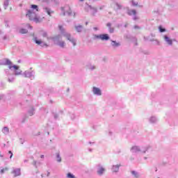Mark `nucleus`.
Listing matches in <instances>:
<instances>
[{
  "label": "nucleus",
  "mask_w": 178,
  "mask_h": 178,
  "mask_svg": "<svg viewBox=\"0 0 178 178\" xmlns=\"http://www.w3.org/2000/svg\"><path fill=\"white\" fill-rule=\"evenodd\" d=\"M37 12H38V6L33 4L31 6V9L27 10L26 17H28L31 22H33L34 23H41L44 17L41 18L38 16Z\"/></svg>",
  "instance_id": "obj_1"
},
{
  "label": "nucleus",
  "mask_w": 178,
  "mask_h": 178,
  "mask_svg": "<svg viewBox=\"0 0 178 178\" xmlns=\"http://www.w3.org/2000/svg\"><path fill=\"white\" fill-rule=\"evenodd\" d=\"M1 65H8L10 70H13V72H15V76L22 74V70H19V66L13 65L12 62L8 58L3 59Z\"/></svg>",
  "instance_id": "obj_2"
},
{
  "label": "nucleus",
  "mask_w": 178,
  "mask_h": 178,
  "mask_svg": "<svg viewBox=\"0 0 178 178\" xmlns=\"http://www.w3.org/2000/svg\"><path fill=\"white\" fill-rule=\"evenodd\" d=\"M58 29L60 31H61V34L63 37H65V38L70 42H72V45L74 47H76L77 40L72 37V35L65 31V29H63V26H58Z\"/></svg>",
  "instance_id": "obj_3"
},
{
  "label": "nucleus",
  "mask_w": 178,
  "mask_h": 178,
  "mask_svg": "<svg viewBox=\"0 0 178 178\" xmlns=\"http://www.w3.org/2000/svg\"><path fill=\"white\" fill-rule=\"evenodd\" d=\"M51 40L54 41V42H55V44H56V45L60 47V48H63L66 46V42L62 40V35H58L51 38Z\"/></svg>",
  "instance_id": "obj_4"
},
{
  "label": "nucleus",
  "mask_w": 178,
  "mask_h": 178,
  "mask_svg": "<svg viewBox=\"0 0 178 178\" xmlns=\"http://www.w3.org/2000/svg\"><path fill=\"white\" fill-rule=\"evenodd\" d=\"M149 147H142L141 149L139 148L138 146H134L131 147V152L137 154L138 152H142V154H145L147 151H148Z\"/></svg>",
  "instance_id": "obj_5"
},
{
  "label": "nucleus",
  "mask_w": 178,
  "mask_h": 178,
  "mask_svg": "<svg viewBox=\"0 0 178 178\" xmlns=\"http://www.w3.org/2000/svg\"><path fill=\"white\" fill-rule=\"evenodd\" d=\"M96 38H99V40H102V41H108L109 40V35L108 34H101V35H95Z\"/></svg>",
  "instance_id": "obj_6"
},
{
  "label": "nucleus",
  "mask_w": 178,
  "mask_h": 178,
  "mask_svg": "<svg viewBox=\"0 0 178 178\" xmlns=\"http://www.w3.org/2000/svg\"><path fill=\"white\" fill-rule=\"evenodd\" d=\"M127 14L129 16H134V20H138V17H137L136 15H137V11L136 10H129L127 12Z\"/></svg>",
  "instance_id": "obj_7"
},
{
  "label": "nucleus",
  "mask_w": 178,
  "mask_h": 178,
  "mask_svg": "<svg viewBox=\"0 0 178 178\" xmlns=\"http://www.w3.org/2000/svg\"><path fill=\"white\" fill-rule=\"evenodd\" d=\"M24 77H28L29 79H31V80H33L34 79V72H30V71H25L24 73Z\"/></svg>",
  "instance_id": "obj_8"
},
{
  "label": "nucleus",
  "mask_w": 178,
  "mask_h": 178,
  "mask_svg": "<svg viewBox=\"0 0 178 178\" xmlns=\"http://www.w3.org/2000/svg\"><path fill=\"white\" fill-rule=\"evenodd\" d=\"M34 41L35 44H38V45H40V47H48V44H47V43L37 39V38H34Z\"/></svg>",
  "instance_id": "obj_9"
},
{
  "label": "nucleus",
  "mask_w": 178,
  "mask_h": 178,
  "mask_svg": "<svg viewBox=\"0 0 178 178\" xmlns=\"http://www.w3.org/2000/svg\"><path fill=\"white\" fill-rule=\"evenodd\" d=\"M104 172H105V168H104V167L101 166V165L99 164L97 165V174L99 176H102Z\"/></svg>",
  "instance_id": "obj_10"
},
{
  "label": "nucleus",
  "mask_w": 178,
  "mask_h": 178,
  "mask_svg": "<svg viewBox=\"0 0 178 178\" xmlns=\"http://www.w3.org/2000/svg\"><path fill=\"white\" fill-rule=\"evenodd\" d=\"M92 92L95 94V95H102V92L99 88L93 87Z\"/></svg>",
  "instance_id": "obj_11"
},
{
  "label": "nucleus",
  "mask_w": 178,
  "mask_h": 178,
  "mask_svg": "<svg viewBox=\"0 0 178 178\" xmlns=\"http://www.w3.org/2000/svg\"><path fill=\"white\" fill-rule=\"evenodd\" d=\"M12 173L13 175H14L15 177H17V176H20L22 175V172H20V168H13Z\"/></svg>",
  "instance_id": "obj_12"
},
{
  "label": "nucleus",
  "mask_w": 178,
  "mask_h": 178,
  "mask_svg": "<svg viewBox=\"0 0 178 178\" xmlns=\"http://www.w3.org/2000/svg\"><path fill=\"white\" fill-rule=\"evenodd\" d=\"M164 38V41L166 42V44H168V45H173V40H172V39H170V38H169L168 35H165L163 36Z\"/></svg>",
  "instance_id": "obj_13"
},
{
  "label": "nucleus",
  "mask_w": 178,
  "mask_h": 178,
  "mask_svg": "<svg viewBox=\"0 0 178 178\" xmlns=\"http://www.w3.org/2000/svg\"><path fill=\"white\" fill-rule=\"evenodd\" d=\"M43 10H44V12L47 13V15H49V16H51L52 13H54V11H52V10H51V8H49L48 7H44Z\"/></svg>",
  "instance_id": "obj_14"
},
{
  "label": "nucleus",
  "mask_w": 178,
  "mask_h": 178,
  "mask_svg": "<svg viewBox=\"0 0 178 178\" xmlns=\"http://www.w3.org/2000/svg\"><path fill=\"white\" fill-rule=\"evenodd\" d=\"M111 45L113 47V48H118V47H120V43L115 40H111Z\"/></svg>",
  "instance_id": "obj_15"
},
{
  "label": "nucleus",
  "mask_w": 178,
  "mask_h": 178,
  "mask_svg": "<svg viewBox=\"0 0 178 178\" xmlns=\"http://www.w3.org/2000/svg\"><path fill=\"white\" fill-rule=\"evenodd\" d=\"M66 8H67L68 9H70V7L67 6L65 8H62V10L63 12H64V15L68 14L69 15H72V11L70 10H69V11L65 12V10H66Z\"/></svg>",
  "instance_id": "obj_16"
},
{
  "label": "nucleus",
  "mask_w": 178,
  "mask_h": 178,
  "mask_svg": "<svg viewBox=\"0 0 178 178\" xmlns=\"http://www.w3.org/2000/svg\"><path fill=\"white\" fill-rule=\"evenodd\" d=\"M89 8H90V12L91 14L95 15V13H97V8H92L90 6H89Z\"/></svg>",
  "instance_id": "obj_17"
},
{
  "label": "nucleus",
  "mask_w": 178,
  "mask_h": 178,
  "mask_svg": "<svg viewBox=\"0 0 178 178\" xmlns=\"http://www.w3.org/2000/svg\"><path fill=\"white\" fill-rule=\"evenodd\" d=\"M120 165H113V168H112V171H113V172H119V168H120Z\"/></svg>",
  "instance_id": "obj_18"
},
{
  "label": "nucleus",
  "mask_w": 178,
  "mask_h": 178,
  "mask_svg": "<svg viewBox=\"0 0 178 178\" xmlns=\"http://www.w3.org/2000/svg\"><path fill=\"white\" fill-rule=\"evenodd\" d=\"M75 29L76 30V31L78 33H81L82 30H83V26L79 25V26H75Z\"/></svg>",
  "instance_id": "obj_19"
},
{
  "label": "nucleus",
  "mask_w": 178,
  "mask_h": 178,
  "mask_svg": "<svg viewBox=\"0 0 178 178\" xmlns=\"http://www.w3.org/2000/svg\"><path fill=\"white\" fill-rule=\"evenodd\" d=\"M3 134H9V128L4 127L2 129Z\"/></svg>",
  "instance_id": "obj_20"
},
{
  "label": "nucleus",
  "mask_w": 178,
  "mask_h": 178,
  "mask_svg": "<svg viewBox=\"0 0 178 178\" xmlns=\"http://www.w3.org/2000/svg\"><path fill=\"white\" fill-rule=\"evenodd\" d=\"M8 6H9V0H4L3 1L4 9H8Z\"/></svg>",
  "instance_id": "obj_21"
},
{
  "label": "nucleus",
  "mask_w": 178,
  "mask_h": 178,
  "mask_svg": "<svg viewBox=\"0 0 178 178\" xmlns=\"http://www.w3.org/2000/svg\"><path fill=\"white\" fill-rule=\"evenodd\" d=\"M131 175L133 176H134V177H136V178L140 177V174H138V172H137L136 171H131Z\"/></svg>",
  "instance_id": "obj_22"
},
{
  "label": "nucleus",
  "mask_w": 178,
  "mask_h": 178,
  "mask_svg": "<svg viewBox=\"0 0 178 178\" xmlns=\"http://www.w3.org/2000/svg\"><path fill=\"white\" fill-rule=\"evenodd\" d=\"M28 31H27V29H19V33H21V34H26V33H28Z\"/></svg>",
  "instance_id": "obj_23"
},
{
  "label": "nucleus",
  "mask_w": 178,
  "mask_h": 178,
  "mask_svg": "<svg viewBox=\"0 0 178 178\" xmlns=\"http://www.w3.org/2000/svg\"><path fill=\"white\" fill-rule=\"evenodd\" d=\"M56 159H57V162H62V158L60 157V155L59 154V153L56 154Z\"/></svg>",
  "instance_id": "obj_24"
},
{
  "label": "nucleus",
  "mask_w": 178,
  "mask_h": 178,
  "mask_svg": "<svg viewBox=\"0 0 178 178\" xmlns=\"http://www.w3.org/2000/svg\"><path fill=\"white\" fill-rule=\"evenodd\" d=\"M149 122H150V123H155V122H156V118H155V117H152V118L149 119Z\"/></svg>",
  "instance_id": "obj_25"
},
{
  "label": "nucleus",
  "mask_w": 178,
  "mask_h": 178,
  "mask_svg": "<svg viewBox=\"0 0 178 178\" xmlns=\"http://www.w3.org/2000/svg\"><path fill=\"white\" fill-rule=\"evenodd\" d=\"M131 3L132 6H138V2H136L134 0H131Z\"/></svg>",
  "instance_id": "obj_26"
},
{
  "label": "nucleus",
  "mask_w": 178,
  "mask_h": 178,
  "mask_svg": "<svg viewBox=\"0 0 178 178\" xmlns=\"http://www.w3.org/2000/svg\"><path fill=\"white\" fill-rule=\"evenodd\" d=\"M159 29L160 33H165V31H166V29L162 28V26H159Z\"/></svg>",
  "instance_id": "obj_27"
},
{
  "label": "nucleus",
  "mask_w": 178,
  "mask_h": 178,
  "mask_svg": "<svg viewBox=\"0 0 178 178\" xmlns=\"http://www.w3.org/2000/svg\"><path fill=\"white\" fill-rule=\"evenodd\" d=\"M30 116H33L34 115V108H31V110L29 112Z\"/></svg>",
  "instance_id": "obj_28"
},
{
  "label": "nucleus",
  "mask_w": 178,
  "mask_h": 178,
  "mask_svg": "<svg viewBox=\"0 0 178 178\" xmlns=\"http://www.w3.org/2000/svg\"><path fill=\"white\" fill-rule=\"evenodd\" d=\"M42 36L44 37V38H47V40H49V38L47 37V35L46 32H42Z\"/></svg>",
  "instance_id": "obj_29"
},
{
  "label": "nucleus",
  "mask_w": 178,
  "mask_h": 178,
  "mask_svg": "<svg viewBox=\"0 0 178 178\" xmlns=\"http://www.w3.org/2000/svg\"><path fill=\"white\" fill-rule=\"evenodd\" d=\"M116 6L118 8V9H122V5L119 4V3H116Z\"/></svg>",
  "instance_id": "obj_30"
},
{
  "label": "nucleus",
  "mask_w": 178,
  "mask_h": 178,
  "mask_svg": "<svg viewBox=\"0 0 178 178\" xmlns=\"http://www.w3.org/2000/svg\"><path fill=\"white\" fill-rule=\"evenodd\" d=\"M89 69H90V70H94L95 69V65H90Z\"/></svg>",
  "instance_id": "obj_31"
},
{
  "label": "nucleus",
  "mask_w": 178,
  "mask_h": 178,
  "mask_svg": "<svg viewBox=\"0 0 178 178\" xmlns=\"http://www.w3.org/2000/svg\"><path fill=\"white\" fill-rule=\"evenodd\" d=\"M8 154H10V159H12V156H13V153H12V151H9Z\"/></svg>",
  "instance_id": "obj_32"
},
{
  "label": "nucleus",
  "mask_w": 178,
  "mask_h": 178,
  "mask_svg": "<svg viewBox=\"0 0 178 178\" xmlns=\"http://www.w3.org/2000/svg\"><path fill=\"white\" fill-rule=\"evenodd\" d=\"M25 27L26 29H31V26H30L29 24H26Z\"/></svg>",
  "instance_id": "obj_33"
},
{
  "label": "nucleus",
  "mask_w": 178,
  "mask_h": 178,
  "mask_svg": "<svg viewBox=\"0 0 178 178\" xmlns=\"http://www.w3.org/2000/svg\"><path fill=\"white\" fill-rule=\"evenodd\" d=\"M114 30L113 28H109V33H113Z\"/></svg>",
  "instance_id": "obj_34"
},
{
  "label": "nucleus",
  "mask_w": 178,
  "mask_h": 178,
  "mask_svg": "<svg viewBox=\"0 0 178 178\" xmlns=\"http://www.w3.org/2000/svg\"><path fill=\"white\" fill-rule=\"evenodd\" d=\"M13 80H15V79H10V78H8V81L10 83H12L13 81Z\"/></svg>",
  "instance_id": "obj_35"
},
{
  "label": "nucleus",
  "mask_w": 178,
  "mask_h": 178,
  "mask_svg": "<svg viewBox=\"0 0 178 178\" xmlns=\"http://www.w3.org/2000/svg\"><path fill=\"white\" fill-rule=\"evenodd\" d=\"M33 165L35 167H37V161H34L33 163Z\"/></svg>",
  "instance_id": "obj_36"
},
{
  "label": "nucleus",
  "mask_w": 178,
  "mask_h": 178,
  "mask_svg": "<svg viewBox=\"0 0 178 178\" xmlns=\"http://www.w3.org/2000/svg\"><path fill=\"white\" fill-rule=\"evenodd\" d=\"M4 170H8V168L1 170V173H3Z\"/></svg>",
  "instance_id": "obj_37"
},
{
  "label": "nucleus",
  "mask_w": 178,
  "mask_h": 178,
  "mask_svg": "<svg viewBox=\"0 0 178 178\" xmlns=\"http://www.w3.org/2000/svg\"><path fill=\"white\" fill-rule=\"evenodd\" d=\"M111 23H108V24H107V27H108V29L111 28Z\"/></svg>",
  "instance_id": "obj_38"
},
{
  "label": "nucleus",
  "mask_w": 178,
  "mask_h": 178,
  "mask_svg": "<svg viewBox=\"0 0 178 178\" xmlns=\"http://www.w3.org/2000/svg\"><path fill=\"white\" fill-rule=\"evenodd\" d=\"M20 143L21 144H23V143H24V140H23V139H20Z\"/></svg>",
  "instance_id": "obj_39"
},
{
  "label": "nucleus",
  "mask_w": 178,
  "mask_h": 178,
  "mask_svg": "<svg viewBox=\"0 0 178 178\" xmlns=\"http://www.w3.org/2000/svg\"><path fill=\"white\" fill-rule=\"evenodd\" d=\"M2 98H3V95H0V99H2Z\"/></svg>",
  "instance_id": "obj_40"
},
{
  "label": "nucleus",
  "mask_w": 178,
  "mask_h": 178,
  "mask_svg": "<svg viewBox=\"0 0 178 178\" xmlns=\"http://www.w3.org/2000/svg\"><path fill=\"white\" fill-rule=\"evenodd\" d=\"M40 158L44 159V154H42V155L40 156Z\"/></svg>",
  "instance_id": "obj_41"
},
{
  "label": "nucleus",
  "mask_w": 178,
  "mask_h": 178,
  "mask_svg": "<svg viewBox=\"0 0 178 178\" xmlns=\"http://www.w3.org/2000/svg\"><path fill=\"white\" fill-rule=\"evenodd\" d=\"M134 29H139V27L138 26H135Z\"/></svg>",
  "instance_id": "obj_42"
},
{
  "label": "nucleus",
  "mask_w": 178,
  "mask_h": 178,
  "mask_svg": "<svg viewBox=\"0 0 178 178\" xmlns=\"http://www.w3.org/2000/svg\"><path fill=\"white\" fill-rule=\"evenodd\" d=\"M55 119H56V118H58V115H54Z\"/></svg>",
  "instance_id": "obj_43"
},
{
  "label": "nucleus",
  "mask_w": 178,
  "mask_h": 178,
  "mask_svg": "<svg viewBox=\"0 0 178 178\" xmlns=\"http://www.w3.org/2000/svg\"><path fill=\"white\" fill-rule=\"evenodd\" d=\"M49 176V172H47V177Z\"/></svg>",
  "instance_id": "obj_44"
},
{
  "label": "nucleus",
  "mask_w": 178,
  "mask_h": 178,
  "mask_svg": "<svg viewBox=\"0 0 178 178\" xmlns=\"http://www.w3.org/2000/svg\"><path fill=\"white\" fill-rule=\"evenodd\" d=\"M94 30H98V29L97 28H94Z\"/></svg>",
  "instance_id": "obj_45"
},
{
  "label": "nucleus",
  "mask_w": 178,
  "mask_h": 178,
  "mask_svg": "<svg viewBox=\"0 0 178 178\" xmlns=\"http://www.w3.org/2000/svg\"><path fill=\"white\" fill-rule=\"evenodd\" d=\"M81 2H83V1H84V0H79Z\"/></svg>",
  "instance_id": "obj_46"
},
{
  "label": "nucleus",
  "mask_w": 178,
  "mask_h": 178,
  "mask_svg": "<svg viewBox=\"0 0 178 178\" xmlns=\"http://www.w3.org/2000/svg\"><path fill=\"white\" fill-rule=\"evenodd\" d=\"M0 156L2 158V157H3V155H1V154H0Z\"/></svg>",
  "instance_id": "obj_47"
},
{
  "label": "nucleus",
  "mask_w": 178,
  "mask_h": 178,
  "mask_svg": "<svg viewBox=\"0 0 178 178\" xmlns=\"http://www.w3.org/2000/svg\"><path fill=\"white\" fill-rule=\"evenodd\" d=\"M0 34H2V31H0Z\"/></svg>",
  "instance_id": "obj_48"
},
{
  "label": "nucleus",
  "mask_w": 178,
  "mask_h": 178,
  "mask_svg": "<svg viewBox=\"0 0 178 178\" xmlns=\"http://www.w3.org/2000/svg\"><path fill=\"white\" fill-rule=\"evenodd\" d=\"M42 177H44V175H42Z\"/></svg>",
  "instance_id": "obj_49"
},
{
  "label": "nucleus",
  "mask_w": 178,
  "mask_h": 178,
  "mask_svg": "<svg viewBox=\"0 0 178 178\" xmlns=\"http://www.w3.org/2000/svg\"><path fill=\"white\" fill-rule=\"evenodd\" d=\"M86 24H88V22H86Z\"/></svg>",
  "instance_id": "obj_50"
},
{
  "label": "nucleus",
  "mask_w": 178,
  "mask_h": 178,
  "mask_svg": "<svg viewBox=\"0 0 178 178\" xmlns=\"http://www.w3.org/2000/svg\"><path fill=\"white\" fill-rule=\"evenodd\" d=\"M89 151H91V149H90Z\"/></svg>",
  "instance_id": "obj_51"
},
{
  "label": "nucleus",
  "mask_w": 178,
  "mask_h": 178,
  "mask_svg": "<svg viewBox=\"0 0 178 178\" xmlns=\"http://www.w3.org/2000/svg\"><path fill=\"white\" fill-rule=\"evenodd\" d=\"M0 11H1V8H0Z\"/></svg>",
  "instance_id": "obj_52"
}]
</instances>
